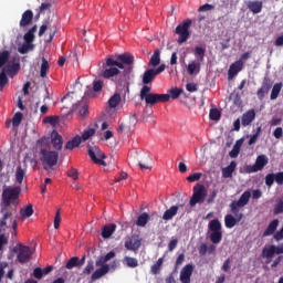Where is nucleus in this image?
Listing matches in <instances>:
<instances>
[{
    "label": "nucleus",
    "mask_w": 283,
    "mask_h": 283,
    "mask_svg": "<svg viewBox=\"0 0 283 283\" xmlns=\"http://www.w3.org/2000/svg\"><path fill=\"white\" fill-rule=\"evenodd\" d=\"M120 70H124L123 76L134 72V55L129 53L109 55L102 65V78H114L120 74Z\"/></svg>",
    "instance_id": "f257e3e1"
},
{
    "label": "nucleus",
    "mask_w": 283,
    "mask_h": 283,
    "mask_svg": "<svg viewBox=\"0 0 283 283\" xmlns=\"http://www.w3.org/2000/svg\"><path fill=\"white\" fill-rule=\"evenodd\" d=\"M182 92H185V90L175 87L169 91V94L151 93V87L144 85L140 90L139 98L140 101H145L146 105L154 107V105H158V103H169L170 98L176 101V98L180 97Z\"/></svg>",
    "instance_id": "f03ea898"
},
{
    "label": "nucleus",
    "mask_w": 283,
    "mask_h": 283,
    "mask_svg": "<svg viewBox=\"0 0 283 283\" xmlns=\"http://www.w3.org/2000/svg\"><path fill=\"white\" fill-rule=\"evenodd\" d=\"M36 148L40 150V160L45 171L56 166V163H59V153L50 150V143L45 137L36 142Z\"/></svg>",
    "instance_id": "7ed1b4c3"
},
{
    "label": "nucleus",
    "mask_w": 283,
    "mask_h": 283,
    "mask_svg": "<svg viewBox=\"0 0 283 283\" xmlns=\"http://www.w3.org/2000/svg\"><path fill=\"white\" fill-rule=\"evenodd\" d=\"M19 196H21V187H8L2 191L3 207H14L19 205Z\"/></svg>",
    "instance_id": "20e7f679"
},
{
    "label": "nucleus",
    "mask_w": 283,
    "mask_h": 283,
    "mask_svg": "<svg viewBox=\"0 0 283 283\" xmlns=\"http://www.w3.org/2000/svg\"><path fill=\"white\" fill-rule=\"evenodd\" d=\"M208 231H210L209 238L212 244H220L222 242V223H220V220H211L208 224Z\"/></svg>",
    "instance_id": "39448f33"
},
{
    "label": "nucleus",
    "mask_w": 283,
    "mask_h": 283,
    "mask_svg": "<svg viewBox=\"0 0 283 283\" xmlns=\"http://www.w3.org/2000/svg\"><path fill=\"white\" fill-rule=\"evenodd\" d=\"M191 19H186L182 23L178 24L175 29V33L178 34L177 43L182 45V43H187L191 33L189 32V28H191Z\"/></svg>",
    "instance_id": "423d86ee"
},
{
    "label": "nucleus",
    "mask_w": 283,
    "mask_h": 283,
    "mask_svg": "<svg viewBox=\"0 0 283 283\" xmlns=\"http://www.w3.org/2000/svg\"><path fill=\"white\" fill-rule=\"evenodd\" d=\"M207 200V188L202 184H197L192 188V197L190 198V207H196V205H203Z\"/></svg>",
    "instance_id": "0eeeda50"
},
{
    "label": "nucleus",
    "mask_w": 283,
    "mask_h": 283,
    "mask_svg": "<svg viewBox=\"0 0 283 283\" xmlns=\"http://www.w3.org/2000/svg\"><path fill=\"white\" fill-rule=\"evenodd\" d=\"M13 251L17 253V260L20 264H28L32 260V250L28 245L19 243Z\"/></svg>",
    "instance_id": "6e6552de"
},
{
    "label": "nucleus",
    "mask_w": 283,
    "mask_h": 283,
    "mask_svg": "<svg viewBox=\"0 0 283 283\" xmlns=\"http://www.w3.org/2000/svg\"><path fill=\"white\" fill-rule=\"evenodd\" d=\"M283 253V243L280 245H269V247H264L262 250V258H264L265 264H271V262L273 261V258H275V255H282Z\"/></svg>",
    "instance_id": "1a4fd4ad"
},
{
    "label": "nucleus",
    "mask_w": 283,
    "mask_h": 283,
    "mask_svg": "<svg viewBox=\"0 0 283 283\" xmlns=\"http://www.w3.org/2000/svg\"><path fill=\"white\" fill-rule=\"evenodd\" d=\"M266 165H269V157L266 155H259L254 165L247 166L245 171L247 174H256V171H262Z\"/></svg>",
    "instance_id": "9d476101"
},
{
    "label": "nucleus",
    "mask_w": 283,
    "mask_h": 283,
    "mask_svg": "<svg viewBox=\"0 0 283 283\" xmlns=\"http://www.w3.org/2000/svg\"><path fill=\"white\" fill-rule=\"evenodd\" d=\"M88 156L95 165H102V167H106L105 163V154L101 151V148L98 147H90L88 148Z\"/></svg>",
    "instance_id": "9b49d317"
},
{
    "label": "nucleus",
    "mask_w": 283,
    "mask_h": 283,
    "mask_svg": "<svg viewBox=\"0 0 283 283\" xmlns=\"http://www.w3.org/2000/svg\"><path fill=\"white\" fill-rule=\"evenodd\" d=\"M191 275H193V265L187 264L181 269L179 280L181 283H191Z\"/></svg>",
    "instance_id": "f8f14e48"
},
{
    "label": "nucleus",
    "mask_w": 283,
    "mask_h": 283,
    "mask_svg": "<svg viewBox=\"0 0 283 283\" xmlns=\"http://www.w3.org/2000/svg\"><path fill=\"white\" fill-rule=\"evenodd\" d=\"M140 238L138 235H133L132 238H129L128 240L125 241V249H127V251H138L140 249Z\"/></svg>",
    "instance_id": "ddd939ff"
},
{
    "label": "nucleus",
    "mask_w": 283,
    "mask_h": 283,
    "mask_svg": "<svg viewBox=\"0 0 283 283\" xmlns=\"http://www.w3.org/2000/svg\"><path fill=\"white\" fill-rule=\"evenodd\" d=\"M243 67H244V63L242 62V60H239V61L232 63L228 71V78L231 80V78H234L235 76H238V74H240V72H242Z\"/></svg>",
    "instance_id": "4468645a"
},
{
    "label": "nucleus",
    "mask_w": 283,
    "mask_h": 283,
    "mask_svg": "<svg viewBox=\"0 0 283 283\" xmlns=\"http://www.w3.org/2000/svg\"><path fill=\"white\" fill-rule=\"evenodd\" d=\"M253 120H255V109L251 108L242 115L241 125L242 127H249Z\"/></svg>",
    "instance_id": "2eb2a0df"
},
{
    "label": "nucleus",
    "mask_w": 283,
    "mask_h": 283,
    "mask_svg": "<svg viewBox=\"0 0 283 283\" xmlns=\"http://www.w3.org/2000/svg\"><path fill=\"white\" fill-rule=\"evenodd\" d=\"M33 19H34V12H32V10L24 11L20 20V28H28V25L32 23Z\"/></svg>",
    "instance_id": "dca6fc26"
},
{
    "label": "nucleus",
    "mask_w": 283,
    "mask_h": 283,
    "mask_svg": "<svg viewBox=\"0 0 283 283\" xmlns=\"http://www.w3.org/2000/svg\"><path fill=\"white\" fill-rule=\"evenodd\" d=\"M156 76L157 75H156L155 69H148L143 74L142 83L144 85H149L154 83V80L156 78Z\"/></svg>",
    "instance_id": "f3484780"
},
{
    "label": "nucleus",
    "mask_w": 283,
    "mask_h": 283,
    "mask_svg": "<svg viewBox=\"0 0 283 283\" xmlns=\"http://www.w3.org/2000/svg\"><path fill=\"white\" fill-rule=\"evenodd\" d=\"M277 227H280V220H272L265 231L263 232V238H269V235H275V231H277Z\"/></svg>",
    "instance_id": "a211bd4d"
},
{
    "label": "nucleus",
    "mask_w": 283,
    "mask_h": 283,
    "mask_svg": "<svg viewBox=\"0 0 283 283\" xmlns=\"http://www.w3.org/2000/svg\"><path fill=\"white\" fill-rule=\"evenodd\" d=\"M115 232H116V224L114 223L106 224L102 228V238H104V240H107L108 238H112V235H114Z\"/></svg>",
    "instance_id": "6ab92c4d"
},
{
    "label": "nucleus",
    "mask_w": 283,
    "mask_h": 283,
    "mask_svg": "<svg viewBox=\"0 0 283 283\" xmlns=\"http://www.w3.org/2000/svg\"><path fill=\"white\" fill-rule=\"evenodd\" d=\"M107 273H109V265H103L92 274L91 280L96 282V280H101V277L107 275Z\"/></svg>",
    "instance_id": "aec40b11"
},
{
    "label": "nucleus",
    "mask_w": 283,
    "mask_h": 283,
    "mask_svg": "<svg viewBox=\"0 0 283 283\" xmlns=\"http://www.w3.org/2000/svg\"><path fill=\"white\" fill-rule=\"evenodd\" d=\"M262 7L263 3L259 0L248 2V10H250V12H252L253 14H260V12H262Z\"/></svg>",
    "instance_id": "412c9836"
},
{
    "label": "nucleus",
    "mask_w": 283,
    "mask_h": 283,
    "mask_svg": "<svg viewBox=\"0 0 283 283\" xmlns=\"http://www.w3.org/2000/svg\"><path fill=\"white\" fill-rule=\"evenodd\" d=\"M238 163L231 161L229 166L222 168V178H233V171H235Z\"/></svg>",
    "instance_id": "4be33fe9"
},
{
    "label": "nucleus",
    "mask_w": 283,
    "mask_h": 283,
    "mask_svg": "<svg viewBox=\"0 0 283 283\" xmlns=\"http://www.w3.org/2000/svg\"><path fill=\"white\" fill-rule=\"evenodd\" d=\"M242 208V206H238V203H234V201L230 203V211L239 221H242V218H244V213H242L240 210Z\"/></svg>",
    "instance_id": "5701e85b"
},
{
    "label": "nucleus",
    "mask_w": 283,
    "mask_h": 283,
    "mask_svg": "<svg viewBox=\"0 0 283 283\" xmlns=\"http://www.w3.org/2000/svg\"><path fill=\"white\" fill-rule=\"evenodd\" d=\"M87 105L83 102H78L72 106L71 112H77L80 116H87Z\"/></svg>",
    "instance_id": "b1692460"
},
{
    "label": "nucleus",
    "mask_w": 283,
    "mask_h": 283,
    "mask_svg": "<svg viewBox=\"0 0 283 283\" xmlns=\"http://www.w3.org/2000/svg\"><path fill=\"white\" fill-rule=\"evenodd\" d=\"M249 200H251V191L247 190L240 196L239 200L233 202L237 203L238 207H247Z\"/></svg>",
    "instance_id": "393cba45"
},
{
    "label": "nucleus",
    "mask_w": 283,
    "mask_h": 283,
    "mask_svg": "<svg viewBox=\"0 0 283 283\" xmlns=\"http://www.w3.org/2000/svg\"><path fill=\"white\" fill-rule=\"evenodd\" d=\"M51 143L57 151L63 149V137L59 133H53Z\"/></svg>",
    "instance_id": "a878e982"
},
{
    "label": "nucleus",
    "mask_w": 283,
    "mask_h": 283,
    "mask_svg": "<svg viewBox=\"0 0 283 283\" xmlns=\"http://www.w3.org/2000/svg\"><path fill=\"white\" fill-rule=\"evenodd\" d=\"M19 64H12L10 66H3L1 72H4L7 76H17L19 74Z\"/></svg>",
    "instance_id": "bb28decb"
},
{
    "label": "nucleus",
    "mask_w": 283,
    "mask_h": 283,
    "mask_svg": "<svg viewBox=\"0 0 283 283\" xmlns=\"http://www.w3.org/2000/svg\"><path fill=\"white\" fill-rule=\"evenodd\" d=\"M244 143V139H238L232 148V150L229 153L230 158H238L240 156V149H242V145Z\"/></svg>",
    "instance_id": "cd10ccee"
},
{
    "label": "nucleus",
    "mask_w": 283,
    "mask_h": 283,
    "mask_svg": "<svg viewBox=\"0 0 283 283\" xmlns=\"http://www.w3.org/2000/svg\"><path fill=\"white\" fill-rule=\"evenodd\" d=\"M175 216H178V206H171L163 214V220H174Z\"/></svg>",
    "instance_id": "c85d7f7f"
},
{
    "label": "nucleus",
    "mask_w": 283,
    "mask_h": 283,
    "mask_svg": "<svg viewBox=\"0 0 283 283\" xmlns=\"http://www.w3.org/2000/svg\"><path fill=\"white\" fill-rule=\"evenodd\" d=\"M187 72L190 76H193V74H200V62L191 61L188 64Z\"/></svg>",
    "instance_id": "c756f323"
},
{
    "label": "nucleus",
    "mask_w": 283,
    "mask_h": 283,
    "mask_svg": "<svg viewBox=\"0 0 283 283\" xmlns=\"http://www.w3.org/2000/svg\"><path fill=\"white\" fill-rule=\"evenodd\" d=\"M81 143H83V139L81 138V136L76 135L65 144V149H75V147H78Z\"/></svg>",
    "instance_id": "7c9ffc66"
},
{
    "label": "nucleus",
    "mask_w": 283,
    "mask_h": 283,
    "mask_svg": "<svg viewBox=\"0 0 283 283\" xmlns=\"http://www.w3.org/2000/svg\"><path fill=\"white\" fill-rule=\"evenodd\" d=\"M149 67H158L160 65V49H156L149 61Z\"/></svg>",
    "instance_id": "2f4dec72"
},
{
    "label": "nucleus",
    "mask_w": 283,
    "mask_h": 283,
    "mask_svg": "<svg viewBox=\"0 0 283 283\" xmlns=\"http://www.w3.org/2000/svg\"><path fill=\"white\" fill-rule=\"evenodd\" d=\"M238 222L241 221L238 220V218L233 217V214H227L224 217V226L227 227V229H233V227H235Z\"/></svg>",
    "instance_id": "473e14b6"
},
{
    "label": "nucleus",
    "mask_w": 283,
    "mask_h": 283,
    "mask_svg": "<svg viewBox=\"0 0 283 283\" xmlns=\"http://www.w3.org/2000/svg\"><path fill=\"white\" fill-rule=\"evenodd\" d=\"M120 94L115 93L109 99H108V107H111V109H114L116 107H118V105H120Z\"/></svg>",
    "instance_id": "72a5a7b5"
},
{
    "label": "nucleus",
    "mask_w": 283,
    "mask_h": 283,
    "mask_svg": "<svg viewBox=\"0 0 283 283\" xmlns=\"http://www.w3.org/2000/svg\"><path fill=\"white\" fill-rule=\"evenodd\" d=\"M48 72H50V63L45 57H42V64L40 69L41 78H45V76H48Z\"/></svg>",
    "instance_id": "f704fd0d"
},
{
    "label": "nucleus",
    "mask_w": 283,
    "mask_h": 283,
    "mask_svg": "<svg viewBox=\"0 0 283 283\" xmlns=\"http://www.w3.org/2000/svg\"><path fill=\"white\" fill-rule=\"evenodd\" d=\"M23 178H25V170L21 166H18L15 169V182L23 185Z\"/></svg>",
    "instance_id": "c9c22d12"
},
{
    "label": "nucleus",
    "mask_w": 283,
    "mask_h": 283,
    "mask_svg": "<svg viewBox=\"0 0 283 283\" xmlns=\"http://www.w3.org/2000/svg\"><path fill=\"white\" fill-rule=\"evenodd\" d=\"M34 214V209L32 208V205L27 206L25 208H22L20 210V216L21 218L25 219V218H32V216Z\"/></svg>",
    "instance_id": "e433bc0d"
},
{
    "label": "nucleus",
    "mask_w": 283,
    "mask_h": 283,
    "mask_svg": "<svg viewBox=\"0 0 283 283\" xmlns=\"http://www.w3.org/2000/svg\"><path fill=\"white\" fill-rule=\"evenodd\" d=\"M281 92H282V83L274 84L270 95L271 101H275L280 96Z\"/></svg>",
    "instance_id": "4c0bfd02"
},
{
    "label": "nucleus",
    "mask_w": 283,
    "mask_h": 283,
    "mask_svg": "<svg viewBox=\"0 0 283 283\" xmlns=\"http://www.w3.org/2000/svg\"><path fill=\"white\" fill-rule=\"evenodd\" d=\"M147 222H149V214L147 212H143L136 221L137 227H146Z\"/></svg>",
    "instance_id": "58836bf2"
},
{
    "label": "nucleus",
    "mask_w": 283,
    "mask_h": 283,
    "mask_svg": "<svg viewBox=\"0 0 283 283\" xmlns=\"http://www.w3.org/2000/svg\"><path fill=\"white\" fill-rule=\"evenodd\" d=\"M151 156L147 155L146 157H144L143 161L138 163V166L140 167V169H151Z\"/></svg>",
    "instance_id": "ea45409f"
},
{
    "label": "nucleus",
    "mask_w": 283,
    "mask_h": 283,
    "mask_svg": "<svg viewBox=\"0 0 283 283\" xmlns=\"http://www.w3.org/2000/svg\"><path fill=\"white\" fill-rule=\"evenodd\" d=\"M165 260L163 258L158 259L157 262L151 265L150 271L153 275H158L160 273V268L163 266V263Z\"/></svg>",
    "instance_id": "a19ab883"
},
{
    "label": "nucleus",
    "mask_w": 283,
    "mask_h": 283,
    "mask_svg": "<svg viewBox=\"0 0 283 283\" xmlns=\"http://www.w3.org/2000/svg\"><path fill=\"white\" fill-rule=\"evenodd\" d=\"M94 134H96V128H87L83 132L80 138H82V142L85 143V140H90Z\"/></svg>",
    "instance_id": "79ce46f5"
},
{
    "label": "nucleus",
    "mask_w": 283,
    "mask_h": 283,
    "mask_svg": "<svg viewBox=\"0 0 283 283\" xmlns=\"http://www.w3.org/2000/svg\"><path fill=\"white\" fill-rule=\"evenodd\" d=\"M8 61H10V51H0V67H6Z\"/></svg>",
    "instance_id": "37998d69"
},
{
    "label": "nucleus",
    "mask_w": 283,
    "mask_h": 283,
    "mask_svg": "<svg viewBox=\"0 0 283 283\" xmlns=\"http://www.w3.org/2000/svg\"><path fill=\"white\" fill-rule=\"evenodd\" d=\"M124 262L128 269H136L138 266V260L136 258L125 256Z\"/></svg>",
    "instance_id": "c03bdc74"
},
{
    "label": "nucleus",
    "mask_w": 283,
    "mask_h": 283,
    "mask_svg": "<svg viewBox=\"0 0 283 283\" xmlns=\"http://www.w3.org/2000/svg\"><path fill=\"white\" fill-rule=\"evenodd\" d=\"M9 83H10V80L8 78V75L6 74V71H1L0 72V92H3V88Z\"/></svg>",
    "instance_id": "a18cd8bd"
},
{
    "label": "nucleus",
    "mask_w": 283,
    "mask_h": 283,
    "mask_svg": "<svg viewBox=\"0 0 283 283\" xmlns=\"http://www.w3.org/2000/svg\"><path fill=\"white\" fill-rule=\"evenodd\" d=\"M207 52V49L201 46L195 48V56H198V61H205V54Z\"/></svg>",
    "instance_id": "49530a36"
},
{
    "label": "nucleus",
    "mask_w": 283,
    "mask_h": 283,
    "mask_svg": "<svg viewBox=\"0 0 283 283\" xmlns=\"http://www.w3.org/2000/svg\"><path fill=\"white\" fill-rule=\"evenodd\" d=\"M222 113L218 108H211L209 113L210 120H220Z\"/></svg>",
    "instance_id": "de8ad7c7"
},
{
    "label": "nucleus",
    "mask_w": 283,
    "mask_h": 283,
    "mask_svg": "<svg viewBox=\"0 0 283 283\" xmlns=\"http://www.w3.org/2000/svg\"><path fill=\"white\" fill-rule=\"evenodd\" d=\"M34 45L27 43L18 48L20 54H28L30 50H33Z\"/></svg>",
    "instance_id": "09e8293b"
},
{
    "label": "nucleus",
    "mask_w": 283,
    "mask_h": 283,
    "mask_svg": "<svg viewBox=\"0 0 283 283\" xmlns=\"http://www.w3.org/2000/svg\"><path fill=\"white\" fill-rule=\"evenodd\" d=\"M22 120H23V113H15L12 118L13 127H19V125H21Z\"/></svg>",
    "instance_id": "8fccbe9b"
},
{
    "label": "nucleus",
    "mask_w": 283,
    "mask_h": 283,
    "mask_svg": "<svg viewBox=\"0 0 283 283\" xmlns=\"http://www.w3.org/2000/svg\"><path fill=\"white\" fill-rule=\"evenodd\" d=\"M76 266H80L78 265V256H73L71 258L67 263H66V269H74Z\"/></svg>",
    "instance_id": "3c124183"
},
{
    "label": "nucleus",
    "mask_w": 283,
    "mask_h": 283,
    "mask_svg": "<svg viewBox=\"0 0 283 283\" xmlns=\"http://www.w3.org/2000/svg\"><path fill=\"white\" fill-rule=\"evenodd\" d=\"M94 271V261L90 260L82 272V275H90Z\"/></svg>",
    "instance_id": "603ef678"
},
{
    "label": "nucleus",
    "mask_w": 283,
    "mask_h": 283,
    "mask_svg": "<svg viewBox=\"0 0 283 283\" xmlns=\"http://www.w3.org/2000/svg\"><path fill=\"white\" fill-rule=\"evenodd\" d=\"M202 178V172H193L187 177L188 182H198Z\"/></svg>",
    "instance_id": "864d4df0"
},
{
    "label": "nucleus",
    "mask_w": 283,
    "mask_h": 283,
    "mask_svg": "<svg viewBox=\"0 0 283 283\" xmlns=\"http://www.w3.org/2000/svg\"><path fill=\"white\" fill-rule=\"evenodd\" d=\"M273 182H275V174H268L265 176V185H266V187H273Z\"/></svg>",
    "instance_id": "5fc2aeb1"
},
{
    "label": "nucleus",
    "mask_w": 283,
    "mask_h": 283,
    "mask_svg": "<svg viewBox=\"0 0 283 283\" xmlns=\"http://www.w3.org/2000/svg\"><path fill=\"white\" fill-rule=\"evenodd\" d=\"M12 218V211L8 210L4 212L2 220L0 221V227H7V220Z\"/></svg>",
    "instance_id": "6e6d98bb"
},
{
    "label": "nucleus",
    "mask_w": 283,
    "mask_h": 283,
    "mask_svg": "<svg viewBox=\"0 0 283 283\" xmlns=\"http://www.w3.org/2000/svg\"><path fill=\"white\" fill-rule=\"evenodd\" d=\"M269 88H264V86H261L258 92H256V96L260 101L264 99L265 94H269Z\"/></svg>",
    "instance_id": "4d7b16f0"
},
{
    "label": "nucleus",
    "mask_w": 283,
    "mask_h": 283,
    "mask_svg": "<svg viewBox=\"0 0 283 283\" xmlns=\"http://www.w3.org/2000/svg\"><path fill=\"white\" fill-rule=\"evenodd\" d=\"M280 213H283V200H279L274 206V216H280Z\"/></svg>",
    "instance_id": "13d9d810"
},
{
    "label": "nucleus",
    "mask_w": 283,
    "mask_h": 283,
    "mask_svg": "<svg viewBox=\"0 0 283 283\" xmlns=\"http://www.w3.org/2000/svg\"><path fill=\"white\" fill-rule=\"evenodd\" d=\"M67 176L73 180H78V170L76 168H70L67 171Z\"/></svg>",
    "instance_id": "bf43d9fd"
},
{
    "label": "nucleus",
    "mask_w": 283,
    "mask_h": 283,
    "mask_svg": "<svg viewBox=\"0 0 283 283\" xmlns=\"http://www.w3.org/2000/svg\"><path fill=\"white\" fill-rule=\"evenodd\" d=\"M261 86L270 91L273 87V82H271V78L264 77Z\"/></svg>",
    "instance_id": "052dcab7"
},
{
    "label": "nucleus",
    "mask_w": 283,
    "mask_h": 283,
    "mask_svg": "<svg viewBox=\"0 0 283 283\" xmlns=\"http://www.w3.org/2000/svg\"><path fill=\"white\" fill-rule=\"evenodd\" d=\"M274 182L279 186L283 185V171L274 174Z\"/></svg>",
    "instance_id": "680f3d73"
},
{
    "label": "nucleus",
    "mask_w": 283,
    "mask_h": 283,
    "mask_svg": "<svg viewBox=\"0 0 283 283\" xmlns=\"http://www.w3.org/2000/svg\"><path fill=\"white\" fill-rule=\"evenodd\" d=\"M33 277H35V280H41L43 277V269L35 268L33 270Z\"/></svg>",
    "instance_id": "e2e57ef3"
},
{
    "label": "nucleus",
    "mask_w": 283,
    "mask_h": 283,
    "mask_svg": "<svg viewBox=\"0 0 283 283\" xmlns=\"http://www.w3.org/2000/svg\"><path fill=\"white\" fill-rule=\"evenodd\" d=\"M61 227V210H57L54 218V229Z\"/></svg>",
    "instance_id": "0e129e2a"
},
{
    "label": "nucleus",
    "mask_w": 283,
    "mask_h": 283,
    "mask_svg": "<svg viewBox=\"0 0 283 283\" xmlns=\"http://www.w3.org/2000/svg\"><path fill=\"white\" fill-rule=\"evenodd\" d=\"M93 90H94V92H101V90H103V81H101V80L94 81Z\"/></svg>",
    "instance_id": "69168bd1"
},
{
    "label": "nucleus",
    "mask_w": 283,
    "mask_h": 283,
    "mask_svg": "<svg viewBox=\"0 0 283 283\" xmlns=\"http://www.w3.org/2000/svg\"><path fill=\"white\" fill-rule=\"evenodd\" d=\"M187 92H198V84L196 83H188L186 84Z\"/></svg>",
    "instance_id": "338daca9"
},
{
    "label": "nucleus",
    "mask_w": 283,
    "mask_h": 283,
    "mask_svg": "<svg viewBox=\"0 0 283 283\" xmlns=\"http://www.w3.org/2000/svg\"><path fill=\"white\" fill-rule=\"evenodd\" d=\"M33 41H34V34L27 32L24 34V42L32 45Z\"/></svg>",
    "instance_id": "774afa93"
}]
</instances>
